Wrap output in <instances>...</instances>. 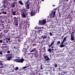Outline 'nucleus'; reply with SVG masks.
I'll list each match as a JSON object with an SVG mask.
<instances>
[{"instance_id": "nucleus-1", "label": "nucleus", "mask_w": 75, "mask_h": 75, "mask_svg": "<svg viewBox=\"0 0 75 75\" xmlns=\"http://www.w3.org/2000/svg\"><path fill=\"white\" fill-rule=\"evenodd\" d=\"M30 1L28 0L25 3V5L26 9H30Z\"/></svg>"}, {"instance_id": "nucleus-2", "label": "nucleus", "mask_w": 75, "mask_h": 75, "mask_svg": "<svg viewBox=\"0 0 75 75\" xmlns=\"http://www.w3.org/2000/svg\"><path fill=\"white\" fill-rule=\"evenodd\" d=\"M24 61V59L23 58H21V59H16L14 60V61H16L17 62H20L21 63H23Z\"/></svg>"}, {"instance_id": "nucleus-3", "label": "nucleus", "mask_w": 75, "mask_h": 75, "mask_svg": "<svg viewBox=\"0 0 75 75\" xmlns=\"http://www.w3.org/2000/svg\"><path fill=\"white\" fill-rule=\"evenodd\" d=\"M56 12L55 11H52L51 14V18H54L55 17V13Z\"/></svg>"}, {"instance_id": "nucleus-4", "label": "nucleus", "mask_w": 75, "mask_h": 75, "mask_svg": "<svg viewBox=\"0 0 75 75\" xmlns=\"http://www.w3.org/2000/svg\"><path fill=\"white\" fill-rule=\"evenodd\" d=\"M10 39L9 38H7L3 39V43H8V41H10Z\"/></svg>"}, {"instance_id": "nucleus-5", "label": "nucleus", "mask_w": 75, "mask_h": 75, "mask_svg": "<svg viewBox=\"0 0 75 75\" xmlns=\"http://www.w3.org/2000/svg\"><path fill=\"white\" fill-rule=\"evenodd\" d=\"M74 33H75V32H73L71 35V41H74V40H75V38L74 37Z\"/></svg>"}, {"instance_id": "nucleus-6", "label": "nucleus", "mask_w": 75, "mask_h": 75, "mask_svg": "<svg viewBox=\"0 0 75 75\" xmlns=\"http://www.w3.org/2000/svg\"><path fill=\"white\" fill-rule=\"evenodd\" d=\"M51 48L52 49L49 48L48 50V52H49V53H50L52 52V51H55V49H54V48H55V47H53V46H52L51 47Z\"/></svg>"}, {"instance_id": "nucleus-7", "label": "nucleus", "mask_w": 75, "mask_h": 75, "mask_svg": "<svg viewBox=\"0 0 75 75\" xmlns=\"http://www.w3.org/2000/svg\"><path fill=\"white\" fill-rule=\"evenodd\" d=\"M27 50V49L23 48V50H22V52H23L24 53V54L23 55H24V56H25V55L27 54L26 52H27L28 51Z\"/></svg>"}, {"instance_id": "nucleus-8", "label": "nucleus", "mask_w": 75, "mask_h": 75, "mask_svg": "<svg viewBox=\"0 0 75 75\" xmlns=\"http://www.w3.org/2000/svg\"><path fill=\"white\" fill-rule=\"evenodd\" d=\"M30 14L31 16H34L35 15V9L34 11H31Z\"/></svg>"}, {"instance_id": "nucleus-9", "label": "nucleus", "mask_w": 75, "mask_h": 75, "mask_svg": "<svg viewBox=\"0 0 75 75\" xmlns=\"http://www.w3.org/2000/svg\"><path fill=\"white\" fill-rule=\"evenodd\" d=\"M45 59V61H50V58H49V57L47 56L46 55L43 57Z\"/></svg>"}, {"instance_id": "nucleus-10", "label": "nucleus", "mask_w": 75, "mask_h": 75, "mask_svg": "<svg viewBox=\"0 0 75 75\" xmlns=\"http://www.w3.org/2000/svg\"><path fill=\"white\" fill-rule=\"evenodd\" d=\"M16 2L15 1H14L13 3L11 4V8H13V7H15V4H16Z\"/></svg>"}, {"instance_id": "nucleus-11", "label": "nucleus", "mask_w": 75, "mask_h": 75, "mask_svg": "<svg viewBox=\"0 0 75 75\" xmlns=\"http://www.w3.org/2000/svg\"><path fill=\"white\" fill-rule=\"evenodd\" d=\"M4 35V33L3 32H1L0 33V39H1L2 38H3Z\"/></svg>"}, {"instance_id": "nucleus-12", "label": "nucleus", "mask_w": 75, "mask_h": 75, "mask_svg": "<svg viewBox=\"0 0 75 75\" xmlns=\"http://www.w3.org/2000/svg\"><path fill=\"white\" fill-rule=\"evenodd\" d=\"M14 23L16 27H18V21L14 22Z\"/></svg>"}, {"instance_id": "nucleus-13", "label": "nucleus", "mask_w": 75, "mask_h": 75, "mask_svg": "<svg viewBox=\"0 0 75 75\" xmlns=\"http://www.w3.org/2000/svg\"><path fill=\"white\" fill-rule=\"evenodd\" d=\"M16 13H17V12H16V11H11L12 14L13 15V16H16Z\"/></svg>"}, {"instance_id": "nucleus-14", "label": "nucleus", "mask_w": 75, "mask_h": 75, "mask_svg": "<svg viewBox=\"0 0 75 75\" xmlns=\"http://www.w3.org/2000/svg\"><path fill=\"white\" fill-rule=\"evenodd\" d=\"M68 38V37L66 36L64 37V38L62 42V43H64V42H66L68 40H67V38Z\"/></svg>"}, {"instance_id": "nucleus-15", "label": "nucleus", "mask_w": 75, "mask_h": 75, "mask_svg": "<svg viewBox=\"0 0 75 75\" xmlns=\"http://www.w3.org/2000/svg\"><path fill=\"white\" fill-rule=\"evenodd\" d=\"M29 46L28 45V44H25V45H24V48L26 49H28Z\"/></svg>"}, {"instance_id": "nucleus-16", "label": "nucleus", "mask_w": 75, "mask_h": 75, "mask_svg": "<svg viewBox=\"0 0 75 75\" xmlns=\"http://www.w3.org/2000/svg\"><path fill=\"white\" fill-rule=\"evenodd\" d=\"M21 16L22 17H23V18H26V17H27L24 12L23 13V14L22 13H21Z\"/></svg>"}, {"instance_id": "nucleus-17", "label": "nucleus", "mask_w": 75, "mask_h": 75, "mask_svg": "<svg viewBox=\"0 0 75 75\" xmlns=\"http://www.w3.org/2000/svg\"><path fill=\"white\" fill-rule=\"evenodd\" d=\"M33 56H34L35 58H37L38 57V54L34 53L33 54Z\"/></svg>"}, {"instance_id": "nucleus-18", "label": "nucleus", "mask_w": 75, "mask_h": 75, "mask_svg": "<svg viewBox=\"0 0 75 75\" xmlns=\"http://www.w3.org/2000/svg\"><path fill=\"white\" fill-rule=\"evenodd\" d=\"M14 22H16V21H18V20H17V18L16 17H14L13 18Z\"/></svg>"}, {"instance_id": "nucleus-19", "label": "nucleus", "mask_w": 75, "mask_h": 75, "mask_svg": "<svg viewBox=\"0 0 75 75\" xmlns=\"http://www.w3.org/2000/svg\"><path fill=\"white\" fill-rule=\"evenodd\" d=\"M63 44H64V42H61V44L59 46L60 47H61V48H62L63 47H64V45Z\"/></svg>"}, {"instance_id": "nucleus-20", "label": "nucleus", "mask_w": 75, "mask_h": 75, "mask_svg": "<svg viewBox=\"0 0 75 75\" xmlns=\"http://www.w3.org/2000/svg\"><path fill=\"white\" fill-rule=\"evenodd\" d=\"M12 58V57H7V59L8 61H10L11 60V59Z\"/></svg>"}, {"instance_id": "nucleus-21", "label": "nucleus", "mask_w": 75, "mask_h": 75, "mask_svg": "<svg viewBox=\"0 0 75 75\" xmlns=\"http://www.w3.org/2000/svg\"><path fill=\"white\" fill-rule=\"evenodd\" d=\"M2 3H4L3 4V6H4V8H5V7H6V6H5V3H6V1L5 0H4L3 1H2Z\"/></svg>"}, {"instance_id": "nucleus-22", "label": "nucleus", "mask_w": 75, "mask_h": 75, "mask_svg": "<svg viewBox=\"0 0 75 75\" xmlns=\"http://www.w3.org/2000/svg\"><path fill=\"white\" fill-rule=\"evenodd\" d=\"M37 27H38V26L36 25L35 28V29L36 30H38V29H41V28Z\"/></svg>"}, {"instance_id": "nucleus-23", "label": "nucleus", "mask_w": 75, "mask_h": 75, "mask_svg": "<svg viewBox=\"0 0 75 75\" xmlns=\"http://www.w3.org/2000/svg\"><path fill=\"white\" fill-rule=\"evenodd\" d=\"M42 21V24H45L46 23V19H45V20H43Z\"/></svg>"}, {"instance_id": "nucleus-24", "label": "nucleus", "mask_w": 75, "mask_h": 75, "mask_svg": "<svg viewBox=\"0 0 75 75\" xmlns=\"http://www.w3.org/2000/svg\"><path fill=\"white\" fill-rule=\"evenodd\" d=\"M42 21L39 20L38 24H39V25H42Z\"/></svg>"}, {"instance_id": "nucleus-25", "label": "nucleus", "mask_w": 75, "mask_h": 75, "mask_svg": "<svg viewBox=\"0 0 75 75\" xmlns=\"http://www.w3.org/2000/svg\"><path fill=\"white\" fill-rule=\"evenodd\" d=\"M18 2L19 3H20V4H21V5H23V3L21 1H19Z\"/></svg>"}, {"instance_id": "nucleus-26", "label": "nucleus", "mask_w": 75, "mask_h": 75, "mask_svg": "<svg viewBox=\"0 0 75 75\" xmlns=\"http://www.w3.org/2000/svg\"><path fill=\"white\" fill-rule=\"evenodd\" d=\"M2 13L4 14H7V12H6V11H2Z\"/></svg>"}, {"instance_id": "nucleus-27", "label": "nucleus", "mask_w": 75, "mask_h": 75, "mask_svg": "<svg viewBox=\"0 0 75 75\" xmlns=\"http://www.w3.org/2000/svg\"><path fill=\"white\" fill-rule=\"evenodd\" d=\"M3 47L4 48H8V46L6 45L5 46H3Z\"/></svg>"}, {"instance_id": "nucleus-28", "label": "nucleus", "mask_w": 75, "mask_h": 75, "mask_svg": "<svg viewBox=\"0 0 75 75\" xmlns=\"http://www.w3.org/2000/svg\"><path fill=\"white\" fill-rule=\"evenodd\" d=\"M28 66H25L23 67L22 69H25V68H28Z\"/></svg>"}, {"instance_id": "nucleus-29", "label": "nucleus", "mask_w": 75, "mask_h": 75, "mask_svg": "<svg viewBox=\"0 0 75 75\" xmlns=\"http://www.w3.org/2000/svg\"><path fill=\"white\" fill-rule=\"evenodd\" d=\"M54 66L55 68H56V67H58V65H57V63H54Z\"/></svg>"}, {"instance_id": "nucleus-30", "label": "nucleus", "mask_w": 75, "mask_h": 75, "mask_svg": "<svg viewBox=\"0 0 75 75\" xmlns=\"http://www.w3.org/2000/svg\"><path fill=\"white\" fill-rule=\"evenodd\" d=\"M47 38V36H46L44 35L43 36V40H44V39H45Z\"/></svg>"}, {"instance_id": "nucleus-31", "label": "nucleus", "mask_w": 75, "mask_h": 75, "mask_svg": "<svg viewBox=\"0 0 75 75\" xmlns=\"http://www.w3.org/2000/svg\"><path fill=\"white\" fill-rule=\"evenodd\" d=\"M72 1L71 0L70 1L69 3V6H71V4H72Z\"/></svg>"}, {"instance_id": "nucleus-32", "label": "nucleus", "mask_w": 75, "mask_h": 75, "mask_svg": "<svg viewBox=\"0 0 75 75\" xmlns=\"http://www.w3.org/2000/svg\"><path fill=\"white\" fill-rule=\"evenodd\" d=\"M23 11H25V8L24 7H23L22 8Z\"/></svg>"}, {"instance_id": "nucleus-33", "label": "nucleus", "mask_w": 75, "mask_h": 75, "mask_svg": "<svg viewBox=\"0 0 75 75\" xmlns=\"http://www.w3.org/2000/svg\"><path fill=\"white\" fill-rule=\"evenodd\" d=\"M40 69L42 70V69H43V68H42V65L41 64L40 65Z\"/></svg>"}, {"instance_id": "nucleus-34", "label": "nucleus", "mask_w": 75, "mask_h": 75, "mask_svg": "<svg viewBox=\"0 0 75 75\" xmlns=\"http://www.w3.org/2000/svg\"><path fill=\"white\" fill-rule=\"evenodd\" d=\"M4 33H8V31L6 30H5L4 31Z\"/></svg>"}, {"instance_id": "nucleus-35", "label": "nucleus", "mask_w": 75, "mask_h": 75, "mask_svg": "<svg viewBox=\"0 0 75 75\" xmlns=\"http://www.w3.org/2000/svg\"><path fill=\"white\" fill-rule=\"evenodd\" d=\"M62 72L64 74H66V73H67V71L65 70H63V71H62Z\"/></svg>"}, {"instance_id": "nucleus-36", "label": "nucleus", "mask_w": 75, "mask_h": 75, "mask_svg": "<svg viewBox=\"0 0 75 75\" xmlns=\"http://www.w3.org/2000/svg\"><path fill=\"white\" fill-rule=\"evenodd\" d=\"M18 69V67H16L15 68V70L16 71H17Z\"/></svg>"}, {"instance_id": "nucleus-37", "label": "nucleus", "mask_w": 75, "mask_h": 75, "mask_svg": "<svg viewBox=\"0 0 75 75\" xmlns=\"http://www.w3.org/2000/svg\"><path fill=\"white\" fill-rule=\"evenodd\" d=\"M35 54H38V51L36 50L35 51Z\"/></svg>"}, {"instance_id": "nucleus-38", "label": "nucleus", "mask_w": 75, "mask_h": 75, "mask_svg": "<svg viewBox=\"0 0 75 75\" xmlns=\"http://www.w3.org/2000/svg\"><path fill=\"white\" fill-rule=\"evenodd\" d=\"M61 44V42H60V41H58L57 43V45H58L59 44Z\"/></svg>"}, {"instance_id": "nucleus-39", "label": "nucleus", "mask_w": 75, "mask_h": 75, "mask_svg": "<svg viewBox=\"0 0 75 75\" xmlns=\"http://www.w3.org/2000/svg\"><path fill=\"white\" fill-rule=\"evenodd\" d=\"M48 72H44V74H48Z\"/></svg>"}, {"instance_id": "nucleus-40", "label": "nucleus", "mask_w": 75, "mask_h": 75, "mask_svg": "<svg viewBox=\"0 0 75 75\" xmlns=\"http://www.w3.org/2000/svg\"><path fill=\"white\" fill-rule=\"evenodd\" d=\"M54 40L53 41V42H52L51 43V44L52 45H54Z\"/></svg>"}, {"instance_id": "nucleus-41", "label": "nucleus", "mask_w": 75, "mask_h": 75, "mask_svg": "<svg viewBox=\"0 0 75 75\" xmlns=\"http://www.w3.org/2000/svg\"><path fill=\"white\" fill-rule=\"evenodd\" d=\"M1 11H4V8H1Z\"/></svg>"}, {"instance_id": "nucleus-42", "label": "nucleus", "mask_w": 75, "mask_h": 75, "mask_svg": "<svg viewBox=\"0 0 75 75\" xmlns=\"http://www.w3.org/2000/svg\"><path fill=\"white\" fill-rule=\"evenodd\" d=\"M49 34L50 35V36H52V33L51 32H50Z\"/></svg>"}, {"instance_id": "nucleus-43", "label": "nucleus", "mask_w": 75, "mask_h": 75, "mask_svg": "<svg viewBox=\"0 0 75 75\" xmlns=\"http://www.w3.org/2000/svg\"><path fill=\"white\" fill-rule=\"evenodd\" d=\"M37 44H33V45H32V47H34V46H37Z\"/></svg>"}, {"instance_id": "nucleus-44", "label": "nucleus", "mask_w": 75, "mask_h": 75, "mask_svg": "<svg viewBox=\"0 0 75 75\" xmlns=\"http://www.w3.org/2000/svg\"><path fill=\"white\" fill-rule=\"evenodd\" d=\"M38 74L39 75H41V72L38 71Z\"/></svg>"}, {"instance_id": "nucleus-45", "label": "nucleus", "mask_w": 75, "mask_h": 75, "mask_svg": "<svg viewBox=\"0 0 75 75\" xmlns=\"http://www.w3.org/2000/svg\"><path fill=\"white\" fill-rule=\"evenodd\" d=\"M0 54L1 55H3V52H2V51H0Z\"/></svg>"}, {"instance_id": "nucleus-46", "label": "nucleus", "mask_w": 75, "mask_h": 75, "mask_svg": "<svg viewBox=\"0 0 75 75\" xmlns=\"http://www.w3.org/2000/svg\"><path fill=\"white\" fill-rule=\"evenodd\" d=\"M43 50H44V51H45V47H43Z\"/></svg>"}, {"instance_id": "nucleus-47", "label": "nucleus", "mask_w": 75, "mask_h": 75, "mask_svg": "<svg viewBox=\"0 0 75 75\" xmlns=\"http://www.w3.org/2000/svg\"><path fill=\"white\" fill-rule=\"evenodd\" d=\"M0 42L1 43H2L3 42V40H0Z\"/></svg>"}, {"instance_id": "nucleus-48", "label": "nucleus", "mask_w": 75, "mask_h": 75, "mask_svg": "<svg viewBox=\"0 0 75 75\" xmlns=\"http://www.w3.org/2000/svg\"><path fill=\"white\" fill-rule=\"evenodd\" d=\"M10 52H11V51H7V53L8 54H9V53H10Z\"/></svg>"}, {"instance_id": "nucleus-49", "label": "nucleus", "mask_w": 75, "mask_h": 75, "mask_svg": "<svg viewBox=\"0 0 75 75\" xmlns=\"http://www.w3.org/2000/svg\"><path fill=\"white\" fill-rule=\"evenodd\" d=\"M33 50L34 51H36V48H33Z\"/></svg>"}, {"instance_id": "nucleus-50", "label": "nucleus", "mask_w": 75, "mask_h": 75, "mask_svg": "<svg viewBox=\"0 0 75 75\" xmlns=\"http://www.w3.org/2000/svg\"><path fill=\"white\" fill-rule=\"evenodd\" d=\"M47 38H48V39H51V38H50V36H48Z\"/></svg>"}, {"instance_id": "nucleus-51", "label": "nucleus", "mask_w": 75, "mask_h": 75, "mask_svg": "<svg viewBox=\"0 0 75 75\" xmlns=\"http://www.w3.org/2000/svg\"><path fill=\"white\" fill-rule=\"evenodd\" d=\"M52 45L51 44L49 46V47H51Z\"/></svg>"}, {"instance_id": "nucleus-52", "label": "nucleus", "mask_w": 75, "mask_h": 75, "mask_svg": "<svg viewBox=\"0 0 75 75\" xmlns=\"http://www.w3.org/2000/svg\"><path fill=\"white\" fill-rule=\"evenodd\" d=\"M18 40H17L16 42V44H18Z\"/></svg>"}, {"instance_id": "nucleus-53", "label": "nucleus", "mask_w": 75, "mask_h": 75, "mask_svg": "<svg viewBox=\"0 0 75 75\" xmlns=\"http://www.w3.org/2000/svg\"><path fill=\"white\" fill-rule=\"evenodd\" d=\"M3 65V64L1 63H0V65Z\"/></svg>"}, {"instance_id": "nucleus-54", "label": "nucleus", "mask_w": 75, "mask_h": 75, "mask_svg": "<svg viewBox=\"0 0 75 75\" xmlns=\"http://www.w3.org/2000/svg\"><path fill=\"white\" fill-rule=\"evenodd\" d=\"M48 72V73H49V72L50 74V73H51V70H49Z\"/></svg>"}, {"instance_id": "nucleus-55", "label": "nucleus", "mask_w": 75, "mask_h": 75, "mask_svg": "<svg viewBox=\"0 0 75 75\" xmlns=\"http://www.w3.org/2000/svg\"><path fill=\"white\" fill-rule=\"evenodd\" d=\"M34 52V51H33V49L31 51H30V52Z\"/></svg>"}, {"instance_id": "nucleus-56", "label": "nucleus", "mask_w": 75, "mask_h": 75, "mask_svg": "<svg viewBox=\"0 0 75 75\" xmlns=\"http://www.w3.org/2000/svg\"><path fill=\"white\" fill-rule=\"evenodd\" d=\"M7 45V44L6 43H4L2 44V45Z\"/></svg>"}, {"instance_id": "nucleus-57", "label": "nucleus", "mask_w": 75, "mask_h": 75, "mask_svg": "<svg viewBox=\"0 0 75 75\" xmlns=\"http://www.w3.org/2000/svg\"><path fill=\"white\" fill-rule=\"evenodd\" d=\"M11 35H13V33H11Z\"/></svg>"}, {"instance_id": "nucleus-58", "label": "nucleus", "mask_w": 75, "mask_h": 75, "mask_svg": "<svg viewBox=\"0 0 75 75\" xmlns=\"http://www.w3.org/2000/svg\"><path fill=\"white\" fill-rule=\"evenodd\" d=\"M10 26L8 25V29H9V28H10Z\"/></svg>"}, {"instance_id": "nucleus-59", "label": "nucleus", "mask_w": 75, "mask_h": 75, "mask_svg": "<svg viewBox=\"0 0 75 75\" xmlns=\"http://www.w3.org/2000/svg\"><path fill=\"white\" fill-rule=\"evenodd\" d=\"M64 74H63L62 73H61L60 75H64Z\"/></svg>"}, {"instance_id": "nucleus-60", "label": "nucleus", "mask_w": 75, "mask_h": 75, "mask_svg": "<svg viewBox=\"0 0 75 75\" xmlns=\"http://www.w3.org/2000/svg\"><path fill=\"white\" fill-rule=\"evenodd\" d=\"M43 35H42V36H41V38H42V39H43Z\"/></svg>"}, {"instance_id": "nucleus-61", "label": "nucleus", "mask_w": 75, "mask_h": 75, "mask_svg": "<svg viewBox=\"0 0 75 75\" xmlns=\"http://www.w3.org/2000/svg\"><path fill=\"white\" fill-rule=\"evenodd\" d=\"M63 37H64V35H63V36H62V39H63Z\"/></svg>"}, {"instance_id": "nucleus-62", "label": "nucleus", "mask_w": 75, "mask_h": 75, "mask_svg": "<svg viewBox=\"0 0 75 75\" xmlns=\"http://www.w3.org/2000/svg\"><path fill=\"white\" fill-rule=\"evenodd\" d=\"M75 29H74V30H73V31H74V32H74V33H75Z\"/></svg>"}, {"instance_id": "nucleus-63", "label": "nucleus", "mask_w": 75, "mask_h": 75, "mask_svg": "<svg viewBox=\"0 0 75 75\" xmlns=\"http://www.w3.org/2000/svg\"><path fill=\"white\" fill-rule=\"evenodd\" d=\"M12 32H15V30H13L12 31Z\"/></svg>"}, {"instance_id": "nucleus-64", "label": "nucleus", "mask_w": 75, "mask_h": 75, "mask_svg": "<svg viewBox=\"0 0 75 75\" xmlns=\"http://www.w3.org/2000/svg\"><path fill=\"white\" fill-rule=\"evenodd\" d=\"M13 35H15V34H14V33H13Z\"/></svg>"}]
</instances>
